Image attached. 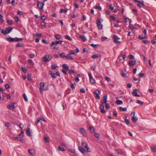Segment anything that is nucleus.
Instances as JSON below:
<instances>
[{"label":"nucleus","instance_id":"1","mask_svg":"<svg viewBox=\"0 0 156 156\" xmlns=\"http://www.w3.org/2000/svg\"><path fill=\"white\" fill-rule=\"evenodd\" d=\"M82 145L83 148L81 147H78V150L82 153H84L85 152H90V149L88 147V145L85 141L82 142Z\"/></svg>","mask_w":156,"mask_h":156},{"label":"nucleus","instance_id":"2","mask_svg":"<svg viewBox=\"0 0 156 156\" xmlns=\"http://www.w3.org/2000/svg\"><path fill=\"white\" fill-rule=\"evenodd\" d=\"M104 104H108L107 103V100H104V101L103 102L101 101V103L100 105V108L101 112L102 113L105 114L106 113V112L104 110Z\"/></svg>","mask_w":156,"mask_h":156},{"label":"nucleus","instance_id":"3","mask_svg":"<svg viewBox=\"0 0 156 156\" xmlns=\"http://www.w3.org/2000/svg\"><path fill=\"white\" fill-rule=\"evenodd\" d=\"M52 55L50 54H46L42 58V60L44 62H49L52 58Z\"/></svg>","mask_w":156,"mask_h":156},{"label":"nucleus","instance_id":"4","mask_svg":"<svg viewBox=\"0 0 156 156\" xmlns=\"http://www.w3.org/2000/svg\"><path fill=\"white\" fill-rule=\"evenodd\" d=\"M40 91L41 93H42V90H47L48 89V86L45 87V83H41L40 84Z\"/></svg>","mask_w":156,"mask_h":156},{"label":"nucleus","instance_id":"5","mask_svg":"<svg viewBox=\"0 0 156 156\" xmlns=\"http://www.w3.org/2000/svg\"><path fill=\"white\" fill-rule=\"evenodd\" d=\"M102 20L100 19H98L97 20V24L99 30H101L102 29L103 25L101 24Z\"/></svg>","mask_w":156,"mask_h":156},{"label":"nucleus","instance_id":"6","mask_svg":"<svg viewBox=\"0 0 156 156\" xmlns=\"http://www.w3.org/2000/svg\"><path fill=\"white\" fill-rule=\"evenodd\" d=\"M80 132L83 135L84 137L87 136V133L86 130L84 128H81L79 129Z\"/></svg>","mask_w":156,"mask_h":156},{"label":"nucleus","instance_id":"7","mask_svg":"<svg viewBox=\"0 0 156 156\" xmlns=\"http://www.w3.org/2000/svg\"><path fill=\"white\" fill-rule=\"evenodd\" d=\"M135 112H133L131 114V116H132V119L133 122H136L138 120L137 118L135 116Z\"/></svg>","mask_w":156,"mask_h":156},{"label":"nucleus","instance_id":"8","mask_svg":"<svg viewBox=\"0 0 156 156\" xmlns=\"http://www.w3.org/2000/svg\"><path fill=\"white\" fill-rule=\"evenodd\" d=\"M135 2L138 3V4L137 5V6L139 7L140 8L141 7V6H144V1L142 2L139 1V0H133Z\"/></svg>","mask_w":156,"mask_h":156},{"label":"nucleus","instance_id":"9","mask_svg":"<svg viewBox=\"0 0 156 156\" xmlns=\"http://www.w3.org/2000/svg\"><path fill=\"white\" fill-rule=\"evenodd\" d=\"M63 42L62 41H55L51 42L50 44L51 47L55 44H61Z\"/></svg>","mask_w":156,"mask_h":156},{"label":"nucleus","instance_id":"10","mask_svg":"<svg viewBox=\"0 0 156 156\" xmlns=\"http://www.w3.org/2000/svg\"><path fill=\"white\" fill-rule=\"evenodd\" d=\"M113 38L114 39V42L117 44H119L121 43L120 41H118V40L120 39V38L116 35H114Z\"/></svg>","mask_w":156,"mask_h":156},{"label":"nucleus","instance_id":"11","mask_svg":"<svg viewBox=\"0 0 156 156\" xmlns=\"http://www.w3.org/2000/svg\"><path fill=\"white\" fill-rule=\"evenodd\" d=\"M88 76L89 77L90 81V83L92 84L95 83V80L93 78L92 75L91 73H88Z\"/></svg>","mask_w":156,"mask_h":156},{"label":"nucleus","instance_id":"12","mask_svg":"<svg viewBox=\"0 0 156 156\" xmlns=\"http://www.w3.org/2000/svg\"><path fill=\"white\" fill-rule=\"evenodd\" d=\"M44 5V2L42 3L38 2L37 3V7L41 9H42L43 8Z\"/></svg>","mask_w":156,"mask_h":156},{"label":"nucleus","instance_id":"13","mask_svg":"<svg viewBox=\"0 0 156 156\" xmlns=\"http://www.w3.org/2000/svg\"><path fill=\"white\" fill-rule=\"evenodd\" d=\"M138 90L137 89L134 90L133 92H132V94L134 96H136L138 97H140V95L137 94Z\"/></svg>","mask_w":156,"mask_h":156},{"label":"nucleus","instance_id":"14","mask_svg":"<svg viewBox=\"0 0 156 156\" xmlns=\"http://www.w3.org/2000/svg\"><path fill=\"white\" fill-rule=\"evenodd\" d=\"M14 104L15 103H12L10 105H8L7 106V108L9 109L12 110L13 108H16Z\"/></svg>","mask_w":156,"mask_h":156},{"label":"nucleus","instance_id":"15","mask_svg":"<svg viewBox=\"0 0 156 156\" xmlns=\"http://www.w3.org/2000/svg\"><path fill=\"white\" fill-rule=\"evenodd\" d=\"M13 28L11 27H8L6 28L5 30V32L6 33V34H8L12 30Z\"/></svg>","mask_w":156,"mask_h":156},{"label":"nucleus","instance_id":"16","mask_svg":"<svg viewBox=\"0 0 156 156\" xmlns=\"http://www.w3.org/2000/svg\"><path fill=\"white\" fill-rule=\"evenodd\" d=\"M65 58L67 59H70L72 60H73L74 58L73 57L71 56V55L68 53L67 55H66Z\"/></svg>","mask_w":156,"mask_h":156},{"label":"nucleus","instance_id":"17","mask_svg":"<svg viewBox=\"0 0 156 156\" xmlns=\"http://www.w3.org/2000/svg\"><path fill=\"white\" fill-rule=\"evenodd\" d=\"M62 67L63 69L68 71L69 69V67L66 64H64L62 65Z\"/></svg>","mask_w":156,"mask_h":156},{"label":"nucleus","instance_id":"18","mask_svg":"<svg viewBox=\"0 0 156 156\" xmlns=\"http://www.w3.org/2000/svg\"><path fill=\"white\" fill-rule=\"evenodd\" d=\"M136 64V61H130L129 63V66H132Z\"/></svg>","mask_w":156,"mask_h":156},{"label":"nucleus","instance_id":"19","mask_svg":"<svg viewBox=\"0 0 156 156\" xmlns=\"http://www.w3.org/2000/svg\"><path fill=\"white\" fill-rule=\"evenodd\" d=\"M26 133L29 136H32L30 132V128L29 127H28L27 129Z\"/></svg>","mask_w":156,"mask_h":156},{"label":"nucleus","instance_id":"20","mask_svg":"<svg viewBox=\"0 0 156 156\" xmlns=\"http://www.w3.org/2000/svg\"><path fill=\"white\" fill-rule=\"evenodd\" d=\"M28 151L30 154L31 155H34L35 154L34 150L31 149L28 150Z\"/></svg>","mask_w":156,"mask_h":156},{"label":"nucleus","instance_id":"21","mask_svg":"<svg viewBox=\"0 0 156 156\" xmlns=\"http://www.w3.org/2000/svg\"><path fill=\"white\" fill-rule=\"evenodd\" d=\"M49 73L52 78H56V76H55V73H53L51 71H49Z\"/></svg>","mask_w":156,"mask_h":156},{"label":"nucleus","instance_id":"22","mask_svg":"<svg viewBox=\"0 0 156 156\" xmlns=\"http://www.w3.org/2000/svg\"><path fill=\"white\" fill-rule=\"evenodd\" d=\"M94 93L96 95L95 96L96 98H97L98 99H100V96L97 91H94Z\"/></svg>","mask_w":156,"mask_h":156},{"label":"nucleus","instance_id":"23","mask_svg":"<svg viewBox=\"0 0 156 156\" xmlns=\"http://www.w3.org/2000/svg\"><path fill=\"white\" fill-rule=\"evenodd\" d=\"M79 37L80 39H82L83 42L87 40L85 37L82 35H80L79 36Z\"/></svg>","mask_w":156,"mask_h":156},{"label":"nucleus","instance_id":"24","mask_svg":"<svg viewBox=\"0 0 156 156\" xmlns=\"http://www.w3.org/2000/svg\"><path fill=\"white\" fill-rule=\"evenodd\" d=\"M7 40L10 42H13L15 41V38H13L9 37L7 38Z\"/></svg>","mask_w":156,"mask_h":156},{"label":"nucleus","instance_id":"25","mask_svg":"<svg viewBox=\"0 0 156 156\" xmlns=\"http://www.w3.org/2000/svg\"><path fill=\"white\" fill-rule=\"evenodd\" d=\"M55 37L56 39H57V40L60 39L62 38L61 36V35H59L58 34H56L55 35Z\"/></svg>","mask_w":156,"mask_h":156},{"label":"nucleus","instance_id":"26","mask_svg":"<svg viewBox=\"0 0 156 156\" xmlns=\"http://www.w3.org/2000/svg\"><path fill=\"white\" fill-rule=\"evenodd\" d=\"M101 57V55H98V54H96L93 55L92 56V58H96L100 57Z\"/></svg>","mask_w":156,"mask_h":156},{"label":"nucleus","instance_id":"27","mask_svg":"<svg viewBox=\"0 0 156 156\" xmlns=\"http://www.w3.org/2000/svg\"><path fill=\"white\" fill-rule=\"evenodd\" d=\"M18 136L20 137V138H23L24 136V132L23 131H21L20 134L18 135Z\"/></svg>","mask_w":156,"mask_h":156},{"label":"nucleus","instance_id":"28","mask_svg":"<svg viewBox=\"0 0 156 156\" xmlns=\"http://www.w3.org/2000/svg\"><path fill=\"white\" fill-rule=\"evenodd\" d=\"M116 104L118 105H121L123 104V102L120 100H117L116 101Z\"/></svg>","mask_w":156,"mask_h":156},{"label":"nucleus","instance_id":"29","mask_svg":"<svg viewBox=\"0 0 156 156\" xmlns=\"http://www.w3.org/2000/svg\"><path fill=\"white\" fill-rule=\"evenodd\" d=\"M23 40L22 38H18L16 37H15V41L19 42Z\"/></svg>","mask_w":156,"mask_h":156},{"label":"nucleus","instance_id":"30","mask_svg":"<svg viewBox=\"0 0 156 156\" xmlns=\"http://www.w3.org/2000/svg\"><path fill=\"white\" fill-rule=\"evenodd\" d=\"M7 23L9 25H12V21L7 19Z\"/></svg>","mask_w":156,"mask_h":156},{"label":"nucleus","instance_id":"31","mask_svg":"<svg viewBox=\"0 0 156 156\" xmlns=\"http://www.w3.org/2000/svg\"><path fill=\"white\" fill-rule=\"evenodd\" d=\"M89 129L90 130L91 132V133H94V132H95V129H94V127H89Z\"/></svg>","mask_w":156,"mask_h":156},{"label":"nucleus","instance_id":"32","mask_svg":"<svg viewBox=\"0 0 156 156\" xmlns=\"http://www.w3.org/2000/svg\"><path fill=\"white\" fill-rule=\"evenodd\" d=\"M119 109L120 111L123 112H125L127 110V108H123L122 107H120L119 108Z\"/></svg>","mask_w":156,"mask_h":156},{"label":"nucleus","instance_id":"33","mask_svg":"<svg viewBox=\"0 0 156 156\" xmlns=\"http://www.w3.org/2000/svg\"><path fill=\"white\" fill-rule=\"evenodd\" d=\"M129 28L131 30H133L134 29V27L133 25L130 24L129 26Z\"/></svg>","mask_w":156,"mask_h":156},{"label":"nucleus","instance_id":"34","mask_svg":"<svg viewBox=\"0 0 156 156\" xmlns=\"http://www.w3.org/2000/svg\"><path fill=\"white\" fill-rule=\"evenodd\" d=\"M58 150L59 151H65V149L63 147H61L60 146H59L58 148Z\"/></svg>","mask_w":156,"mask_h":156},{"label":"nucleus","instance_id":"35","mask_svg":"<svg viewBox=\"0 0 156 156\" xmlns=\"http://www.w3.org/2000/svg\"><path fill=\"white\" fill-rule=\"evenodd\" d=\"M59 56L61 58H63L65 57L66 55L64 52H62L59 54Z\"/></svg>","mask_w":156,"mask_h":156},{"label":"nucleus","instance_id":"36","mask_svg":"<svg viewBox=\"0 0 156 156\" xmlns=\"http://www.w3.org/2000/svg\"><path fill=\"white\" fill-rule=\"evenodd\" d=\"M42 119H41V118H38L36 120V121L35 122V125H37L38 123Z\"/></svg>","mask_w":156,"mask_h":156},{"label":"nucleus","instance_id":"37","mask_svg":"<svg viewBox=\"0 0 156 156\" xmlns=\"http://www.w3.org/2000/svg\"><path fill=\"white\" fill-rule=\"evenodd\" d=\"M23 98L24 99V100L25 101H27L28 99H27V96H26V94H23Z\"/></svg>","mask_w":156,"mask_h":156},{"label":"nucleus","instance_id":"38","mask_svg":"<svg viewBox=\"0 0 156 156\" xmlns=\"http://www.w3.org/2000/svg\"><path fill=\"white\" fill-rule=\"evenodd\" d=\"M71 55H75L76 53L75 52V51L74 50H71L70 51L69 53Z\"/></svg>","mask_w":156,"mask_h":156},{"label":"nucleus","instance_id":"39","mask_svg":"<svg viewBox=\"0 0 156 156\" xmlns=\"http://www.w3.org/2000/svg\"><path fill=\"white\" fill-rule=\"evenodd\" d=\"M28 56L30 58H33L34 57L35 55L33 54H30L28 55Z\"/></svg>","mask_w":156,"mask_h":156},{"label":"nucleus","instance_id":"40","mask_svg":"<svg viewBox=\"0 0 156 156\" xmlns=\"http://www.w3.org/2000/svg\"><path fill=\"white\" fill-rule=\"evenodd\" d=\"M136 103L141 105H142L144 104V102H142L139 100H137L136 101Z\"/></svg>","mask_w":156,"mask_h":156},{"label":"nucleus","instance_id":"41","mask_svg":"<svg viewBox=\"0 0 156 156\" xmlns=\"http://www.w3.org/2000/svg\"><path fill=\"white\" fill-rule=\"evenodd\" d=\"M74 85L76 86L75 83H71L70 84V87L73 89L75 88V87H74Z\"/></svg>","mask_w":156,"mask_h":156},{"label":"nucleus","instance_id":"42","mask_svg":"<svg viewBox=\"0 0 156 156\" xmlns=\"http://www.w3.org/2000/svg\"><path fill=\"white\" fill-rule=\"evenodd\" d=\"M151 149L152 150V151L153 152H156V148L154 147H151Z\"/></svg>","mask_w":156,"mask_h":156},{"label":"nucleus","instance_id":"43","mask_svg":"<svg viewBox=\"0 0 156 156\" xmlns=\"http://www.w3.org/2000/svg\"><path fill=\"white\" fill-rule=\"evenodd\" d=\"M41 36H42V34L40 33H38V34H36L35 36H34V35H33V36L34 37H40Z\"/></svg>","mask_w":156,"mask_h":156},{"label":"nucleus","instance_id":"44","mask_svg":"<svg viewBox=\"0 0 156 156\" xmlns=\"http://www.w3.org/2000/svg\"><path fill=\"white\" fill-rule=\"evenodd\" d=\"M14 19L15 21L16 22H19L20 21V19L18 16H16L14 18Z\"/></svg>","mask_w":156,"mask_h":156},{"label":"nucleus","instance_id":"45","mask_svg":"<svg viewBox=\"0 0 156 156\" xmlns=\"http://www.w3.org/2000/svg\"><path fill=\"white\" fill-rule=\"evenodd\" d=\"M108 39V38L105 37H103L101 38V40L102 41H106Z\"/></svg>","mask_w":156,"mask_h":156},{"label":"nucleus","instance_id":"46","mask_svg":"<svg viewBox=\"0 0 156 156\" xmlns=\"http://www.w3.org/2000/svg\"><path fill=\"white\" fill-rule=\"evenodd\" d=\"M22 70L24 73H26L27 71V70L25 67V68L22 67Z\"/></svg>","mask_w":156,"mask_h":156},{"label":"nucleus","instance_id":"47","mask_svg":"<svg viewBox=\"0 0 156 156\" xmlns=\"http://www.w3.org/2000/svg\"><path fill=\"white\" fill-rule=\"evenodd\" d=\"M65 38L67 40L69 41H71L72 40V39L71 38V37L67 35L66 36Z\"/></svg>","mask_w":156,"mask_h":156},{"label":"nucleus","instance_id":"48","mask_svg":"<svg viewBox=\"0 0 156 156\" xmlns=\"http://www.w3.org/2000/svg\"><path fill=\"white\" fill-rule=\"evenodd\" d=\"M53 47V49L54 50H57L58 49L59 47L57 46V44H55Z\"/></svg>","mask_w":156,"mask_h":156},{"label":"nucleus","instance_id":"49","mask_svg":"<svg viewBox=\"0 0 156 156\" xmlns=\"http://www.w3.org/2000/svg\"><path fill=\"white\" fill-rule=\"evenodd\" d=\"M125 122L126 124L129 125L130 122L128 119H125Z\"/></svg>","mask_w":156,"mask_h":156},{"label":"nucleus","instance_id":"50","mask_svg":"<svg viewBox=\"0 0 156 156\" xmlns=\"http://www.w3.org/2000/svg\"><path fill=\"white\" fill-rule=\"evenodd\" d=\"M19 138L18 137H12V139L13 140H15V141H19Z\"/></svg>","mask_w":156,"mask_h":156},{"label":"nucleus","instance_id":"51","mask_svg":"<svg viewBox=\"0 0 156 156\" xmlns=\"http://www.w3.org/2000/svg\"><path fill=\"white\" fill-rule=\"evenodd\" d=\"M105 107L106 109H108L110 108V106L108 103L105 104Z\"/></svg>","mask_w":156,"mask_h":156},{"label":"nucleus","instance_id":"52","mask_svg":"<svg viewBox=\"0 0 156 156\" xmlns=\"http://www.w3.org/2000/svg\"><path fill=\"white\" fill-rule=\"evenodd\" d=\"M144 75L145 74L144 73H140L139 74V76L140 77H144Z\"/></svg>","mask_w":156,"mask_h":156},{"label":"nucleus","instance_id":"53","mask_svg":"<svg viewBox=\"0 0 156 156\" xmlns=\"http://www.w3.org/2000/svg\"><path fill=\"white\" fill-rule=\"evenodd\" d=\"M41 18L42 20H45L46 19V17L44 15L41 17Z\"/></svg>","mask_w":156,"mask_h":156},{"label":"nucleus","instance_id":"54","mask_svg":"<svg viewBox=\"0 0 156 156\" xmlns=\"http://www.w3.org/2000/svg\"><path fill=\"white\" fill-rule=\"evenodd\" d=\"M56 65L55 64H53L51 65V69H54L56 68Z\"/></svg>","mask_w":156,"mask_h":156},{"label":"nucleus","instance_id":"55","mask_svg":"<svg viewBox=\"0 0 156 156\" xmlns=\"http://www.w3.org/2000/svg\"><path fill=\"white\" fill-rule=\"evenodd\" d=\"M69 73L70 74H74L75 73L74 72V70H69Z\"/></svg>","mask_w":156,"mask_h":156},{"label":"nucleus","instance_id":"56","mask_svg":"<svg viewBox=\"0 0 156 156\" xmlns=\"http://www.w3.org/2000/svg\"><path fill=\"white\" fill-rule=\"evenodd\" d=\"M80 92L82 93H85V90L83 88H82L80 90Z\"/></svg>","mask_w":156,"mask_h":156},{"label":"nucleus","instance_id":"57","mask_svg":"<svg viewBox=\"0 0 156 156\" xmlns=\"http://www.w3.org/2000/svg\"><path fill=\"white\" fill-rule=\"evenodd\" d=\"M129 58L130 59H134V57L133 55H129Z\"/></svg>","mask_w":156,"mask_h":156},{"label":"nucleus","instance_id":"58","mask_svg":"<svg viewBox=\"0 0 156 156\" xmlns=\"http://www.w3.org/2000/svg\"><path fill=\"white\" fill-rule=\"evenodd\" d=\"M94 136L98 138L99 137V134L96 133H95Z\"/></svg>","mask_w":156,"mask_h":156},{"label":"nucleus","instance_id":"59","mask_svg":"<svg viewBox=\"0 0 156 156\" xmlns=\"http://www.w3.org/2000/svg\"><path fill=\"white\" fill-rule=\"evenodd\" d=\"M5 87L6 89H9L10 88L9 85L8 84H5Z\"/></svg>","mask_w":156,"mask_h":156},{"label":"nucleus","instance_id":"60","mask_svg":"<svg viewBox=\"0 0 156 156\" xmlns=\"http://www.w3.org/2000/svg\"><path fill=\"white\" fill-rule=\"evenodd\" d=\"M19 140H20V142H21L22 143H24L25 142V140H24V139H23L21 138H19Z\"/></svg>","mask_w":156,"mask_h":156},{"label":"nucleus","instance_id":"61","mask_svg":"<svg viewBox=\"0 0 156 156\" xmlns=\"http://www.w3.org/2000/svg\"><path fill=\"white\" fill-rule=\"evenodd\" d=\"M110 18L113 21L116 20V19H115V17L112 16H110Z\"/></svg>","mask_w":156,"mask_h":156},{"label":"nucleus","instance_id":"62","mask_svg":"<svg viewBox=\"0 0 156 156\" xmlns=\"http://www.w3.org/2000/svg\"><path fill=\"white\" fill-rule=\"evenodd\" d=\"M5 126L8 128L9 126V122H6L5 123Z\"/></svg>","mask_w":156,"mask_h":156},{"label":"nucleus","instance_id":"63","mask_svg":"<svg viewBox=\"0 0 156 156\" xmlns=\"http://www.w3.org/2000/svg\"><path fill=\"white\" fill-rule=\"evenodd\" d=\"M109 8L112 10H113L114 9V7L112 5V4H111L109 5Z\"/></svg>","mask_w":156,"mask_h":156},{"label":"nucleus","instance_id":"64","mask_svg":"<svg viewBox=\"0 0 156 156\" xmlns=\"http://www.w3.org/2000/svg\"><path fill=\"white\" fill-rule=\"evenodd\" d=\"M22 44H21L20 43H19L16 44V47H20L22 46Z\"/></svg>","mask_w":156,"mask_h":156}]
</instances>
